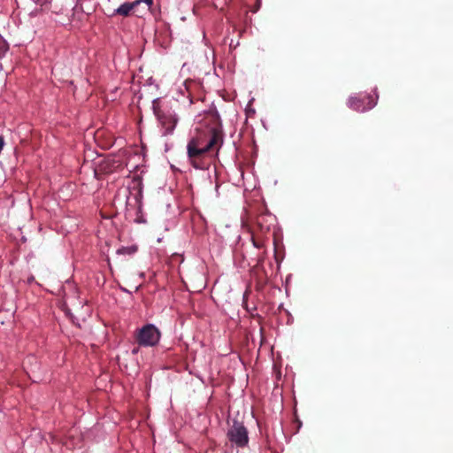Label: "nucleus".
Masks as SVG:
<instances>
[{
  "label": "nucleus",
  "instance_id": "nucleus-12",
  "mask_svg": "<svg viewBox=\"0 0 453 453\" xmlns=\"http://www.w3.org/2000/svg\"><path fill=\"white\" fill-rule=\"evenodd\" d=\"M138 351H139V348L138 347L137 348H134L133 350H132V353L133 354H137Z\"/></svg>",
  "mask_w": 453,
  "mask_h": 453
},
{
  "label": "nucleus",
  "instance_id": "nucleus-8",
  "mask_svg": "<svg viewBox=\"0 0 453 453\" xmlns=\"http://www.w3.org/2000/svg\"><path fill=\"white\" fill-rule=\"evenodd\" d=\"M136 251V249L134 247L131 248H122L118 250L119 254H133Z\"/></svg>",
  "mask_w": 453,
  "mask_h": 453
},
{
  "label": "nucleus",
  "instance_id": "nucleus-10",
  "mask_svg": "<svg viewBox=\"0 0 453 453\" xmlns=\"http://www.w3.org/2000/svg\"><path fill=\"white\" fill-rule=\"evenodd\" d=\"M190 160H191V164L193 165V166H195L196 168H200V165L196 162V158H190Z\"/></svg>",
  "mask_w": 453,
  "mask_h": 453
},
{
  "label": "nucleus",
  "instance_id": "nucleus-11",
  "mask_svg": "<svg viewBox=\"0 0 453 453\" xmlns=\"http://www.w3.org/2000/svg\"><path fill=\"white\" fill-rule=\"evenodd\" d=\"M148 6H151L153 4V0H142Z\"/></svg>",
  "mask_w": 453,
  "mask_h": 453
},
{
  "label": "nucleus",
  "instance_id": "nucleus-2",
  "mask_svg": "<svg viewBox=\"0 0 453 453\" xmlns=\"http://www.w3.org/2000/svg\"><path fill=\"white\" fill-rule=\"evenodd\" d=\"M160 331L153 324H147L138 329L135 334V340L140 346L153 347L160 340Z\"/></svg>",
  "mask_w": 453,
  "mask_h": 453
},
{
  "label": "nucleus",
  "instance_id": "nucleus-1",
  "mask_svg": "<svg viewBox=\"0 0 453 453\" xmlns=\"http://www.w3.org/2000/svg\"><path fill=\"white\" fill-rule=\"evenodd\" d=\"M219 142H221V135L216 130H212L210 141L204 147L200 146L199 140L193 138L188 142L187 146L188 156L189 158H196L213 149Z\"/></svg>",
  "mask_w": 453,
  "mask_h": 453
},
{
  "label": "nucleus",
  "instance_id": "nucleus-5",
  "mask_svg": "<svg viewBox=\"0 0 453 453\" xmlns=\"http://www.w3.org/2000/svg\"><path fill=\"white\" fill-rule=\"evenodd\" d=\"M368 105L365 106L363 101L357 99V97H350L348 102V105L349 108L354 109L356 111H364L366 110H370L376 105V101L372 99L371 97H367Z\"/></svg>",
  "mask_w": 453,
  "mask_h": 453
},
{
  "label": "nucleus",
  "instance_id": "nucleus-13",
  "mask_svg": "<svg viewBox=\"0 0 453 453\" xmlns=\"http://www.w3.org/2000/svg\"><path fill=\"white\" fill-rule=\"evenodd\" d=\"M183 85H184V86H185V88H187V81H185Z\"/></svg>",
  "mask_w": 453,
  "mask_h": 453
},
{
  "label": "nucleus",
  "instance_id": "nucleus-9",
  "mask_svg": "<svg viewBox=\"0 0 453 453\" xmlns=\"http://www.w3.org/2000/svg\"><path fill=\"white\" fill-rule=\"evenodd\" d=\"M36 4H40L42 8H48L51 0H33Z\"/></svg>",
  "mask_w": 453,
  "mask_h": 453
},
{
  "label": "nucleus",
  "instance_id": "nucleus-6",
  "mask_svg": "<svg viewBox=\"0 0 453 453\" xmlns=\"http://www.w3.org/2000/svg\"><path fill=\"white\" fill-rule=\"evenodd\" d=\"M142 2V0H136L132 3H124L115 10V13L125 17L128 16L134 8L140 4Z\"/></svg>",
  "mask_w": 453,
  "mask_h": 453
},
{
  "label": "nucleus",
  "instance_id": "nucleus-4",
  "mask_svg": "<svg viewBox=\"0 0 453 453\" xmlns=\"http://www.w3.org/2000/svg\"><path fill=\"white\" fill-rule=\"evenodd\" d=\"M155 115L157 118V120L161 124L164 130V134L166 135L171 134L177 124V118L171 111H164L160 109H157L155 105L153 106Z\"/></svg>",
  "mask_w": 453,
  "mask_h": 453
},
{
  "label": "nucleus",
  "instance_id": "nucleus-3",
  "mask_svg": "<svg viewBox=\"0 0 453 453\" xmlns=\"http://www.w3.org/2000/svg\"><path fill=\"white\" fill-rule=\"evenodd\" d=\"M229 441L237 447H244L248 444L249 437L246 427L240 422L234 421L227 432Z\"/></svg>",
  "mask_w": 453,
  "mask_h": 453
},
{
  "label": "nucleus",
  "instance_id": "nucleus-7",
  "mask_svg": "<svg viewBox=\"0 0 453 453\" xmlns=\"http://www.w3.org/2000/svg\"><path fill=\"white\" fill-rule=\"evenodd\" d=\"M9 46L7 42L0 37V58H2L8 50Z\"/></svg>",
  "mask_w": 453,
  "mask_h": 453
}]
</instances>
